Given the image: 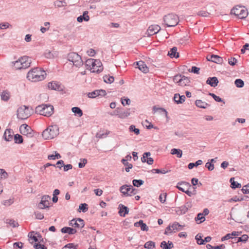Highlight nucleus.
<instances>
[{
    "label": "nucleus",
    "mask_w": 249,
    "mask_h": 249,
    "mask_svg": "<svg viewBox=\"0 0 249 249\" xmlns=\"http://www.w3.org/2000/svg\"><path fill=\"white\" fill-rule=\"evenodd\" d=\"M69 225L74 228H82L84 227L85 224L83 219L77 218L76 219H73L71 220L69 223Z\"/></svg>",
    "instance_id": "nucleus-12"
},
{
    "label": "nucleus",
    "mask_w": 249,
    "mask_h": 249,
    "mask_svg": "<svg viewBox=\"0 0 249 249\" xmlns=\"http://www.w3.org/2000/svg\"><path fill=\"white\" fill-rule=\"evenodd\" d=\"M129 110V109H128L127 110L124 111L120 110L119 118L120 119H124L128 117L130 114Z\"/></svg>",
    "instance_id": "nucleus-34"
},
{
    "label": "nucleus",
    "mask_w": 249,
    "mask_h": 249,
    "mask_svg": "<svg viewBox=\"0 0 249 249\" xmlns=\"http://www.w3.org/2000/svg\"><path fill=\"white\" fill-rule=\"evenodd\" d=\"M203 236L201 234H197L196 236V239L197 241V243L199 245H204V240L202 239Z\"/></svg>",
    "instance_id": "nucleus-43"
},
{
    "label": "nucleus",
    "mask_w": 249,
    "mask_h": 249,
    "mask_svg": "<svg viewBox=\"0 0 249 249\" xmlns=\"http://www.w3.org/2000/svg\"><path fill=\"white\" fill-rule=\"evenodd\" d=\"M242 191L244 194H249V183L243 186Z\"/></svg>",
    "instance_id": "nucleus-64"
},
{
    "label": "nucleus",
    "mask_w": 249,
    "mask_h": 249,
    "mask_svg": "<svg viewBox=\"0 0 249 249\" xmlns=\"http://www.w3.org/2000/svg\"><path fill=\"white\" fill-rule=\"evenodd\" d=\"M218 83V80L217 78L216 77H209L206 81V84L210 85L211 87H215L217 86Z\"/></svg>",
    "instance_id": "nucleus-22"
},
{
    "label": "nucleus",
    "mask_w": 249,
    "mask_h": 249,
    "mask_svg": "<svg viewBox=\"0 0 249 249\" xmlns=\"http://www.w3.org/2000/svg\"><path fill=\"white\" fill-rule=\"evenodd\" d=\"M68 60L71 62L74 66L80 68L83 65V62L81 57L76 53H70L68 54Z\"/></svg>",
    "instance_id": "nucleus-6"
},
{
    "label": "nucleus",
    "mask_w": 249,
    "mask_h": 249,
    "mask_svg": "<svg viewBox=\"0 0 249 249\" xmlns=\"http://www.w3.org/2000/svg\"><path fill=\"white\" fill-rule=\"evenodd\" d=\"M213 57V62L218 63V64H220V63H222L223 62L222 58L217 55L214 54V55Z\"/></svg>",
    "instance_id": "nucleus-47"
},
{
    "label": "nucleus",
    "mask_w": 249,
    "mask_h": 249,
    "mask_svg": "<svg viewBox=\"0 0 249 249\" xmlns=\"http://www.w3.org/2000/svg\"><path fill=\"white\" fill-rule=\"evenodd\" d=\"M135 227H140L142 231H147L148 230V227L144 223L142 220H140L139 222H135L134 223Z\"/></svg>",
    "instance_id": "nucleus-25"
},
{
    "label": "nucleus",
    "mask_w": 249,
    "mask_h": 249,
    "mask_svg": "<svg viewBox=\"0 0 249 249\" xmlns=\"http://www.w3.org/2000/svg\"><path fill=\"white\" fill-rule=\"evenodd\" d=\"M79 211H82L83 212H86L88 211V205L86 203L81 204L78 209Z\"/></svg>",
    "instance_id": "nucleus-50"
},
{
    "label": "nucleus",
    "mask_w": 249,
    "mask_h": 249,
    "mask_svg": "<svg viewBox=\"0 0 249 249\" xmlns=\"http://www.w3.org/2000/svg\"><path fill=\"white\" fill-rule=\"evenodd\" d=\"M144 182L142 179H133L132 181L133 185L134 186L139 187L143 184Z\"/></svg>",
    "instance_id": "nucleus-44"
},
{
    "label": "nucleus",
    "mask_w": 249,
    "mask_h": 249,
    "mask_svg": "<svg viewBox=\"0 0 249 249\" xmlns=\"http://www.w3.org/2000/svg\"><path fill=\"white\" fill-rule=\"evenodd\" d=\"M205 167L209 170L212 171L214 169V165L209 161L207 162L205 164Z\"/></svg>",
    "instance_id": "nucleus-62"
},
{
    "label": "nucleus",
    "mask_w": 249,
    "mask_h": 249,
    "mask_svg": "<svg viewBox=\"0 0 249 249\" xmlns=\"http://www.w3.org/2000/svg\"><path fill=\"white\" fill-rule=\"evenodd\" d=\"M51 197L48 195L43 196L38 207L39 209H44L49 207Z\"/></svg>",
    "instance_id": "nucleus-11"
},
{
    "label": "nucleus",
    "mask_w": 249,
    "mask_h": 249,
    "mask_svg": "<svg viewBox=\"0 0 249 249\" xmlns=\"http://www.w3.org/2000/svg\"><path fill=\"white\" fill-rule=\"evenodd\" d=\"M4 139L7 142L11 141L13 138V132L12 130L7 129L3 135Z\"/></svg>",
    "instance_id": "nucleus-21"
},
{
    "label": "nucleus",
    "mask_w": 249,
    "mask_h": 249,
    "mask_svg": "<svg viewBox=\"0 0 249 249\" xmlns=\"http://www.w3.org/2000/svg\"><path fill=\"white\" fill-rule=\"evenodd\" d=\"M122 162L124 166H126L125 168V171L127 172H129L130 169H131L133 167L132 164L128 163V161H126V160H122Z\"/></svg>",
    "instance_id": "nucleus-40"
},
{
    "label": "nucleus",
    "mask_w": 249,
    "mask_h": 249,
    "mask_svg": "<svg viewBox=\"0 0 249 249\" xmlns=\"http://www.w3.org/2000/svg\"><path fill=\"white\" fill-rule=\"evenodd\" d=\"M87 163V160L86 159H81L80 162L78 163V167L80 168L84 167Z\"/></svg>",
    "instance_id": "nucleus-57"
},
{
    "label": "nucleus",
    "mask_w": 249,
    "mask_h": 249,
    "mask_svg": "<svg viewBox=\"0 0 249 249\" xmlns=\"http://www.w3.org/2000/svg\"><path fill=\"white\" fill-rule=\"evenodd\" d=\"M191 185L189 183L185 181H181L178 183L177 188L182 192H184L185 188H188Z\"/></svg>",
    "instance_id": "nucleus-23"
},
{
    "label": "nucleus",
    "mask_w": 249,
    "mask_h": 249,
    "mask_svg": "<svg viewBox=\"0 0 249 249\" xmlns=\"http://www.w3.org/2000/svg\"><path fill=\"white\" fill-rule=\"evenodd\" d=\"M13 65L14 68L17 70H20L23 69V67H21L22 65L19 59L13 62Z\"/></svg>",
    "instance_id": "nucleus-42"
},
{
    "label": "nucleus",
    "mask_w": 249,
    "mask_h": 249,
    "mask_svg": "<svg viewBox=\"0 0 249 249\" xmlns=\"http://www.w3.org/2000/svg\"><path fill=\"white\" fill-rule=\"evenodd\" d=\"M171 154L172 155H176L178 158H181L182 155V151L180 149L173 148L171 151Z\"/></svg>",
    "instance_id": "nucleus-36"
},
{
    "label": "nucleus",
    "mask_w": 249,
    "mask_h": 249,
    "mask_svg": "<svg viewBox=\"0 0 249 249\" xmlns=\"http://www.w3.org/2000/svg\"><path fill=\"white\" fill-rule=\"evenodd\" d=\"M8 177V174L7 172L3 169H0V178L1 179H5Z\"/></svg>",
    "instance_id": "nucleus-52"
},
{
    "label": "nucleus",
    "mask_w": 249,
    "mask_h": 249,
    "mask_svg": "<svg viewBox=\"0 0 249 249\" xmlns=\"http://www.w3.org/2000/svg\"><path fill=\"white\" fill-rule=\"evenodd\" d=\"M119 208H120L119 213L121 216L124 217L126 214L128 213V208L123 204H120Z\"/></svg>",
    "instance_id": "nucleus-26"
},
{
    "label": "nucleus",
    "mask_w": 249,
    "mask_h": 249,
    "mask_svg": "<svg viewBox=\"0 0 249 249\" xmlns=\"http://www.w3.org/2000/svg\"><path fill=\"white\" fill-rule=\"evenodd\" d=\"M181 82H180L179 85L181 86H184L187 85L189 83V79L187 77L182 76L181 81Z\"/></svg>",
    "instance_id": "nucleus-46"
},
{
    "label": "nucleus",
    "mask_w": 249,
    "mask_h": 249,
    "mask_svg": "<svg viewBox=\"0 0 249 249\" xmlns=\"http://www.w3.org/2000/svg\"><path fill=\"white\" fill-rule=\"evenodd\" d=\"M185 96L184 95L180 96L179 94L176 93L174 95V100L175 102L178 104H181L185 100Z\"/></svg>",
    "instance_id": "nucleus-24"
},
{
    "label": "nucleus",
    "mask_w": 249,
    "mask_h": 249,
    "mask_svg": "<svg viewBox=\"0 0 249 249\" xmlns=\"http://www.w3.org/2000/svg\"><path fill=\"white\" fill-rule=\"evenodd\" d=\"M205 220V218L203 215V214H201V213H199L197 214V217L196 218V221L200 220V223H201L202 222L204 221Z\"/></svg>",
    "instance_id": "nucleus-61"
},
{
    "label": "nucleus",
    "mask_w": 249,
    "mask_h": 249,
    "mask_svg": "<svg viewBox=\"0 0 249 249\" xmlns=\"http://www.w3.org/2000/svg\"><path fill=\"white\" fill-rule=\"evenodd\" d=\"M129 130L130 132H134L136 135L140 134V130L138 128H136L135 126L131 125L129 126Z\"/></svg>",
    "instance_id": "nucleus-53"
},
{
    "label": "nucleus",
    "mask_w": 249,
    "mask_h": 249,
    "mask_svg": "<svg viewBox=\"0 0 249 249\" xmlns=\"http://www.w3.org/2000/svg\"><path fill=\"white\" fill-rule=\"evenodd\" d=\"M183 226L180 225L178 222H174L173 224L168 226L165 229L164 234H168L176 231L182 230Z\"/></svg>",
    "instance_id": "nucleus-9"
},
{
    "label": "nucleus",
    "mask_w": 249,
    "mask_h": 249,
    "mask_svg": "<svg viewBox=\"0 0 249 249\" xmlns=\"http://www.w3.org/2000/svg\"><path fill=\"white\" fill-rule=\"evenodd\" d=\"M31 115L29 107L26 106H22L17 110V117L19 119H26Z\"/></svg>",
    "instance_id": "nucleus-8"
},
{
    "label": "nucleus",
    "mask_w": 249,
    "mask_h": 249,
    "mask_svg": "<svg viewBox=\"0 0 249 249\" xmlns=\"http://www.w3.org/2000/svg\"><path fill=\"white\" fill-rule=\"evenodd\" d=\"M19 130L20 133L23 135L27 136L29 137L33 136V130L30 126L26 124H22L20 126Z\"/></svg>",
    "instance_id": "nucleus-10"
},
{
    "label": "nucleus",
    "mask_w": 249,
    "mask_h": 249,
    "mask_svg": "<svg viewBox=\"0 0 249 249\" xmlns=\"http://www.w3.org/2000/svg\"><path fill=\"white\" fill-rule=\"evenodd\" d=\"M182 76H181V75L175 76L173 78L174 82L178 83L179 84L180 82H181V81H180L181 80Z\"/></svg>",
    "instance_id": "nucleus-63"
},
{
    "label": "nucleus",
    "mask_w": 249,
    "mask_h": 249,
    "mask_svg": "<svg viewBox=\"0 0 249 249\" xmlns=\"http://www.w3.org/2000/svg\"><path fill=\"white\" fill-rule=\"evenodd\" d=\"M71 111L73 113H74L75 115H76L79 117L82 116L83 114L82 110L78 107H72Z\"/></svg>",
    "instance_id": "nucleus-33"
},
{
    "label": "nucleus",
    "mask_w": 249,
    "mask_h": 249,
    "mask_svg": "<svg viewBox=\"0 0 249 249\" xmlns=\"http://www.w3.org/2000/svg\"><path fill=\"white\" fill-rule=\"evenodd\" d=\"M136 64L139 69L143 73H146L148 72L149 69L143 61H140L136 62ZM134 64L135 65V63Z\"/></svg>",
    "instance_id": "nucleus-17"
},
{
    "label": "nucleus",
    "mask_w": 249,
    "mask_h": 249,
    "mask_svg": "<svg viewBox=\"0 0 249 249\" xmlns=\"http://www.w3.org/2000/svg\"><path fill=\"white\" fill-rule=\"evenodd\" d=\"M28 237L29 238V241L31 243H32L33 242H37L38 241V239L37 238V237L34 235V232H30L28 234Z\"/></svg>",
    "instance_id": "nucleus-41"
},
{
    "label": "nucleus",
    "mask_w": 249,
    "mask_h": 249,
    "mask_svg": "<svg viewBox=\"0 0 249 249\" xmlns=\"http://www.w3.org/2000/svg\"><path fill=\"white\" fill-rule=\"evenodd\" d=\"M144 246L146 249H150L155 247V243L152 241H148L145 243Z\"/></svg>",
    "instance_id": "nucleus-48"
},
{
    "label": "nucleus",
    "mask_w": 249,
    "mask_h": 249,
    "mask_svg": "<svg viewBox=\"0 0 249 249\" xmlns=\"http://www.w3.org/2000/svg\"><path fill=\"white\" fill-rule=\"evenodd\" d=\"M163 24L168 27H175L179 21L178 16L174 13H170L163 17Z\"/></svg>",
    "instance_id": "nucleus-3"
},
{
    "label": "nucleus",
    "mask_w": 249,
    "mask_h": 249,
    "mask_svg": "<svg viewBox=\"0 0 249 249\" xmlns=\"http://www.w3.org/2000/svg\"><path fill=\"white\" fill-rule=\"evenodd\" d=\"M48 87L50 89L52 90H59L60 88V85L56 82H51L48 83Z\"/></svg>",
    "instance_id": "nucleus-32"
},
{
    "label": "nucleus",
    "mask_w": 249,
    "mask_h": 249,
    "mask_svg": "<svg viewBox=\"0 0 249 249\" xmlns=\"http://www.w3.org/2000/svg\"><path fill=\"white\" fill-rule=\"evenodd\" d=\"M160 29V27L158 25H152L148 27L146 34L149 36H151L158 33Z\"/></svg>",
    "instance_id": "nucleus-13"
},
{
    "label": "nucleus",
    "mask_w": 249,
    "mask_h": 249,
    "mask_svg": "<svg viewBox=\"0 0 249 249\" xmlns=\"http://www.w3.org/2000/svg\"><path fill=\"white\" fill-rule=\"evenodd\" d=\"M234 84L237 88H242L244 86V81L241 79H236Z\"/></svg>",
    "instance_id": "nucleus-45"
},
{
    "label": "nucleus",
    "mask_w": 249,
    "mask_h": 249,
    "mask_svg": "<svg viewBox=\"0 0 249 249\" xmlns=\"http://www.w3.org/2000/svg\"><path fill=\"white\" fill-rule=\"evenodd\" d=\"M88 12L85 11L84 12L83 15L80 16L77 18V20L79 22H82L83 20L85 21H88L89 19V17L88 16Z\"/></svg>",
    "instance_id": "nucleus-29"
},
{
    "label": "nucleus",
    "mask_w": 249,
    "mask_h": 249,
    "mask_svg": "<svg viewBox=\"0 0 249 249\" xmlns=\"http://www.w3.org/2000/svg\"><path fill=\"white\" fill-rule=\"evenodd\" d=\"M192 207V203L191 202H186L184 205L178 208V211H180L179 214H184L188 210Z\"/></svg>",
    "instance_id": "nucleus-20"
},
{
    "label": "nucleus",
    "mask_w": 249,
    "mask_h": 249,
    "mask_svg": "<svg viewBox=\"0 0 249 249\" xmlns=\"http://www.w3.org/2000/svg\"><path fill=\"white\" fill-rule=\"evenodd\" d=\"M59 134V129L57 125H51L45 129L42 134L43 138L45 140L52 139Z\"/></svg>",
    "instance_id": "nucleus-4"
},
{
    "label": "nucleus",
    "mask_w": 249,
    "mask_h": 249,
    "mask_svg": "<svg viewBox=\"0 0 249 249\" xmlns=\"http://www.w3.org/2000/svg\"><path fill=\"white\" fill-rule=\"evenodd\" d=\"M20 60L21 64L22 65L21 67H23V69H26L30 66L31 64V59L27 56H24L20 57L18 58Z\"/></svg>",
    "instance_id": "nucleus-14"
},
{
    "label": "nucleus",
    "mask_w": 249,
    "mask_h": 249,
    "mask_svg": "<svg viewBox=\"0 0 249 249\" xmlns=\"http://www.w3.org/2000/svg\"><path fill=\"white\" fill-rule=\"evenodd\" d=\"M36 110L41 115L50 116L53 113V107L50 105H41L36 107Z\"/></svg>",
    "instance_id": "nucleus-5"
},
{
    "label": "nucleus",
    "mask_w": 249,
    "mask_h": 249,
    "mask_svg": "<svg viewBox=\"0 0 249 249\" xmlns=\"http://www.w3.org/2000/svg\"><path fill=\"white\" fill-rule=\"evenodd\" d=\"M106 94V92L105 90L103 89H99V90H95L92 92H89L87 94V96L89 98H94L99 95H105Z\"/></svg>",
    "instance_id": "nucleus-15"
},
{
    "label": "nucleus",
    "mask_w": 249,
    "mask_h": 249,
    "mask_svg": "<svg viewBox=\"0 0 249 249\" xmlns=\"http://www.w3.org/2000/svg\"><path fill=\"white\" fill-rule=\"evenodd\" d=\"M248 239V236L246 234H244L242 236L238 238L237 242H246Z\"/></svg>",
    "instance_id": "nucleus-59"
},
{
    "label": "nucleus",
    "mask_w": 249,
    "mask_h": 249,
    "mask_svg": "<svg viewBox=\"0 0 249 249\" xmlns=\"http://www.w3.org/2000/svg\"><path fill=\"white\" fill-rule=\"evenodd\" d=\"M35 215L36 218L37 219L41 220V219H42L44 218L43 214L40 212H38V211L35 212Z\"/></svg>",
    "instance_id": "nucleus-60"
},
{
    "label": "nucleus",
    "mask_w": 249,
    "mask_h": 249,
    "mask_svg": "<svg viewBox=\"0 0 249 249\" xmlns=\"http://www.w3.org/2000/svg\"><path fill=\"white\" fill-rule=\"evenodd\" d=\"M6 223L12 226L13 227H16L18 223L13 219H7L6 220Z\"/></svg>",
    "instance_id": "nucleus-55"
},
{
    "label": "nucleus",
    "mask_w": 249,
    "mask_h": 249,
    "mask_svg": "<svg viewBox=\"0 0 249 249\" xmlns=\"http://www.w3.org/2000/svg\"><path fill=\"white\" fill-rule=\"evenodd\" d=\"M61 231L63 233L69 234H74L77 232L75 229L68 227H63L61 229Z\"/></svg>",
    "instance_id": "nucleus-27"
},
{
    "label": "nucleus",
    "mask_w": 249,
    "mask_h": 249,
    "mask_svg": "<svg viewBox=\"0 0 249 249\" xmlns=\"http://www.w3.org/2000/svg\"><path fill=\"white\" fill-rule=\"evenodd\" d=\"M130 99L128 98H121V103L124 106L130 105Z\"/></svg>",
    "instance_id": "nucleus-54"
},
{
    "label": "nucleus",
    "mask_w": 249,
    "mask_h": 249,
    "mask_svg": "<svg viewBox=\"0 0 249 249\" xmlns=\"http://www.w3.org/2000/svg\"><path fill=\"white\" fill-rule=\"evenodd\" d=\"M130 189V185H124L120 188V191L124 196H132V194H129Z\"/></svg>",
    "instance_id": "nucleus-19"
},
{
    "label": "nucleus",
    "mask_w": 249,
    "mask_h": 249,
    "mask_svg": "<svg viewBox=\"0 0 249 249\" xmlns=\"http://www.w3.org/2000/svg\"><path fill=\"white\" fill-rule=\"evenodd\" d=\"M168 55L171 58H178L179 57V53L177 52V48L176 47L172 48L168 52Z\"/></svg>",
    "instance_id": "nucleus-31"
},
{
    "label": "nucleus",
    "mask_w": 249,
    "mask_h": 249,
    "mask_svg": "<svg viewBox=\"0 0 249 249\" xmlns=\"http://www.w3.org/2000/svg\"><path fill=\"white\" fill-rule=\"evenodd\" d=\"M195 104L197 107L201 108H206L210 106L209 104L201 100H196Z\"/></svg>",
    "instance_id": "nucleus-30"
},
{
    "label": "nucleus",
    "mask_w": 249,
    "mask_h": 249,
    "mask_svg": "<svg viewBox=\"0 0 249 249\" xmlns=\"http://www.w3.org/2000/svg\"><path fill=\"white\" fill-rule=\"evenodd\" d=\"M46 76L45 71L40 68H34L27 73V79L32 82H36L44 80Z\"/></svg>",
    "instance_id": "nucleus-1"
},
{
    "label": "nucleus",
    "mask_w": 249,
    "mask_h": 249,
    "mask_svg": "<svg viewBox=\"0 0 249 249\" xmlns=\"http://www.w3.org/2000/svg\"><path fill=\"white\" fill-rule=\"evenodd\" d=\"M230 182L231 183V186L232 188H241V184L234 181V178H232L230 179Z\"/></svg>",
    "instance_id": "nucleus-37"
},
{
    "label": "nucleus",
    "mask_w": 249,
    "mask_h": 249,
    "mask_svg": "<svg viewBox=\"0 0 249 249\" xmlns=\"http://www.w3.org/2000/svg\"><path fill=\"white\" fill-rule=\"evenodd\" d=\"M231 14H233L239 18L243 19L248 15L247 9L242 6H236L231 10Z\"/></svg>",
    "instance_id": "nucleus-7"
},
{
    "label": "nucleus",
    "mask_w": 249,
    "mask_h": 249,
    "mask_svg": "<svg viewBox=\"0 0 249 249\" xmlns=\"http://www.w3.org/2000/svg\"><path fill=\"white\" fill-rule=\"evenodd\" d=\"M14 203L13 199H9L7 200H4L2 204L4 205L5 206L8 207L10 206L11 205H12Z\"/></svg>",
    "instance_id": "nucleus-51"
},
{
    "label": "nucleus",
    "mask_w": 249,
    "mask_h": 249,
    "mask_svg": "<svg viewBox=\"0 0 249 249\" xmlns=\"http://www.w3.org/2000/svg\"><path fill=\"white\" fill-rule=\"evenodd\" d=\"M197 15L198 16L203 17H209L210 14L208 12L204 10L200 11L197 13Z\"/></svg>",
    "instance_id": "nucleus-58"
},
{
    "label": "nucleus",
    "mask_w": 249,
    "mask_h": 249,
    "mask_svg": "<svg viewBox=\"0 0 249 249\" xmlns=\"http://www.w3.org/2000/svg\"><path fill=\"white\" fill-rule=\"evenodd\" d=\"M10 93L7 91H3L0 94L1 99L4 101H7L10 99Z\"/></svg>",
    "instance_id": "nucleus-35"
},
{
    "label": "nucleus",
    "mask_w": 249,
    "mask_h": 249,
    "mask_svg": "<svg viewBox=\"0 0 249 249\" xmlns=\"http://www.w3.org/2000/svg\"><path fill=\"white\" fill-rule=\"evenodd\" d=\"M103 79L105 82L108 84L113 83L114 80V77L107 75L104 76Z\"/></svg>",
    "instance_id": "nucleus-39"
},
{
    "label": "nucleus",
    "mask_w": 249,
    "mask_h": 249,
    "mask_svg": "<svg viewBox=\"0 0 249 249\" xmlns=\"http://www.w3.org/2000/svg\"><path fill=\"white\" fill-rule=\"evenodd\" d=\"M14 139L16 143H21L23 142L22 137L19 134L15 135L14 136Z\"/></svg>",
    "instance_id": "nucleus-49"
},
{
    "label": "nucleus",
    "mask_w": 249,
    "mask_h": 249,
    "mask_svg": "<svg viewBox=\"0 0 249 249\" xmlns=\"http://www.w3.org/2000/svg\"><path fill=\"white\" fill-rule=\"evenodd\" d=\"M160 247L163 249H171L174 247V245L170 241H168L167 243L165 241H163L160 244Z\"/></svg>",
    "instance_id": "nucleus-28"
},
{
    "label": "nucleus",
    "mask_w": 249,
    "mask_h": 249,
    "mask_svg": "<svg viewBox=\"0 0 249 249\" xmlns=\"http://www.w3.org/2000/svg\"><path fill=\"white\" fill-rule=\"evenodd\" d=\"M202 162H203L202 160H197L195 163H190L188 165V167L189 169H192L195 166L197 167V166L202 164Z\"/></svg>",
    "instance_id": "nucleus-38"
},
{
    "label": "nucleus",
    "mask_w": 249,
    "mask_h": 249,
    "mask_svg": "<svg viewBox=\"0 0 249 249\" xmlns=\"http://www.w3.org/2000/svg\"><path fill=\"white\" fill-rule=\"evenodd\" d=\"M209 95L211 96L213 99L214 100L216 101V102H223V100L219 96H216L215 94H214V93H209Z\"/></svg>",
    "instance_id": "nucleus-56"
},
{
    "label": "nucleus",
    "mask_w": 249,
    "mask_h": 249,
    "mask_svg": "<svg viewBox=\"0 0 249 249\" xmlns=\"http://www.w3.org/2000/svg\"><path fill=\"white\" fill-rule=\"evenodd\" d=\"M58 54V53L56 51H51L49 50H46L44 53V56L48 59H53L55 57H57Z\"/></svg>",
    "instance_id": "nucleus-18"
},
{
    "label": "nucleus",
    "mask_w": 249,
    "mask_h": 249,
    "mask_svg": "<svg viewBox=\"0 0 249 249\" xmlns=\"http://www.w3.org/2000/svg\"><path fill=\"white\" fill-rule=\"evenodd\" d=\"M150 156L151 153L149 152L144 153L141 158L142 161V162H146L149 165L152 164L153 163L154 160L153 158L149 157Z\"/></svg>",
    "instance_id": "nucleus-16"
},
{
    "label": "nucleus",
    "mask_w": 249,
    "mask_h": 249,
    "mask_svg": "<svg viewBox=\"0 0 249 249\" xmlns=\"http://www.w3.org/2000/svg\"><path fill=\"white\" fill-rule=\"evenodd\" d=\"M85 65L91 72H100L103 70L102 62L99 59H88L86 61Z\"/></svg>",
    "instance_id": "nucleus-2"
}]
</instances>
